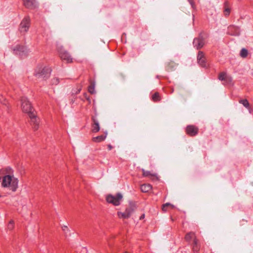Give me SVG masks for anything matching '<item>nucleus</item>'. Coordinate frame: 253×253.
<instances>
[{
	"instance_id": "1",
	"label": "nucleus",
	"mask_w": 253,
	"mask_h": 253,
	"mask_svg": "<svg viewBox=\"0 0 253 253\" xmlns=\"http://www.w3.org/2000/svg\"><path fill=\"white\" fill-rule=\"evenodd\" d=\"M0 183L2 188L11 192H16L19 187V179L14 170L9 167L0 169Z\"/></svg>"
},
{
	"instance_id": "2",
	"label": "nucleus",
	"mask_w": 253,
	"mask_h": 253,
	"mask_svg": "<svg viewBox=\"0 0 253 253\" xmlns=\"http://www.w3.org/2000/svg\"><path fill=\"white\" fill-rule=\"evenodd\" d=\"M12 49L14 54L18 55L21 58L27 57L29 53V50L24 45L17 44L12 47Z\"/></svg>"
},
{
	"instance_id": "3",
	"label": "nucleus",
	"mask_w": 253,
	"mask_h": 253,
	"mask_svg": "<svg viewBox=\"0 0 253 253\" xmlns=\"http://www.w3.org/2000/svg\"><path fill=\"white\" fill-rule=\"evenodd\" d=\"M21 109L22 111L29 115L34 113V110L31 102L25 97L21 99Z\"/></svg>"
},
{
	"instance_id": "4",
	"label": "nucleus",
	"mask_w": 253,
	"mask_h": 253,
	"mask_svg": "<svg viewBox=\"0 0 253 253\" xmlns=\"http://www.w3.org/2000/svg\"><path fill=\"white\" fill-rule=\"evenodd\" d=\"M51 71L49 67L44 64H39L35 69L34 74L36 76H42L49 74Z\"/></svg>"
},
{
	"instance_id": "5",
	"label": "nucleus",
	"mask_w": 253,
	"mask_h": 253,
	"mask_svg": "<svg viewBox=\"0 0 253 253\" xmlns=\"http://www.w3.org/2000/svg\"><path fill=\"white\" fill-rule=\"evenodd\" d=\"M122 199L123 196L120 193H118L115 195L110 194L107 195L106 197L107 202L114 206L120 205L122 201Z\"/></svg>"
},
{
	"instance_id": "6",
	"label": "nucleus",
	"mask_w": 253,
	"mask_h": 253,
	"mask_svg": "<svg viewBox=\"0 0 253 253\" xmlns=\"http://www.w3.org/2000/svg\"><path fill=\"white\" fill-rule=\"evenodd\" d=\"M186 241L189 242L191 240H193V250L194 253H199L198 251L200 250V246L198 245V240L196 239L195 233L194 232H189L186 234L185 237Z\"/></svg>"
},
{
	"instance_id": "7",
	"label": "nucleus",
	"mask_w": 253,
	"mask_h": 253,
	"mask_svg": "<svg viewBox=\"0 0 253 253\" xmlns=\"http://www.w3.org/2000/svg\"><path fill=\"white\" fill-rule=\"evenodd\" d=\"M30 18L29 17H25L22 21L19 26V31L22 33L26 32L30 27Z\"/></svg>"
},
{
	"instance_id": "8",
	"label": "nucleus",
	"mask_w": 253,
	"mask_h": 253,
	"mask_svg": "<svg viewBox=\"0 0 253 253\" xmlns=\"http://www.w3.org/2000/svg\"><path fill=\"white\" fill-rule=\"evenodd\" d=\"M218 79L219 80L223 82V84H224L229 85L232 84V78L225 72L220 73L218 76Z\"/></svg>"
},
{
	"instance_id": "9",
	"label": "nucleus",
	"mask_w": 253,
	"mask_h": 253,
	"mask_svg": "<svg viewBox=\"0 0 253 253\" xmlns=\"http://www.w3.org/2000/svg\"><path fill=\"white\" fill-rule=\"evenodd\" d=\"M29 117L31 120V125L33 126L35 129H37L40 122L39 119L36 117L34 113L29 115Z\"/></svg>"
},
{
	"instance_id": "10",
	"label": "nucleus",
	"mask_w": 253,
	"mask_h": 253,
	"mask_svg": "<svg viewBox=\"0 0 253 253\" xmlns=\"http://www.w3.org/2000/svg\"><path fill=\"white\" fill-rule=\"evenodd\" d=\"M60 56L62 60L66 61L67 63H71L73 59L71 55L67 52L64 51L60 53Z\"/></svg>"
},
{
	"instance_id": "11",
	"label": "nucleus",
	"mask_w": 253,
	"mask_h": 253,
	"mask_svg": "<svg viewBox=\"0 0 253 253\" xmlns=\"http://www.w3.org/2000/svg\"><path fill=\"white\" fill-rule=\"evenodd\" d=\"M193 44L197 49L202 47L205 44V42L203 38H199L195 39L193 42Z\"/></svg>"
},
{
	"instance_id": "12",
	"label": "nucleus",
	"mask_w": 253,
	"mask_h": 253,
	"mask_svg": "<svg viewBox=\"0 0 253 253\" xmlns=\"http://www.w3.org/2000/svg\"><path fill=\"white\" fill-rule=\"evenodd\" d=\"M186 132L189 135L193 136L198 133V128L194 126H189L187 127Z\"/></svg>"
},
{
	"instance_id": "13",
	"label": "nucleus",
	"mask_w": 253,
	"mask_h": 253,
	"mask_svg": "<svg viewBox=\"0 0 253 253\" xmlns=\"http://www.w3.org/2000/svg\"><path fill=\"white\" fill-rule=\"evenodd\" d=\"M24 5L29 8H34L37 6L35 0H23Z\"/></svg>"
},
{
	"instance_id": "14",
	"label": "nucleus",
	"mask_w": 253,
	"mask_h": 253,
	"mask_svg": "<svg viewBox=\"0 0 253 253\" xmlns=\"http://www.w3.org/2000/svg\"><path fill=\"white\" fill-rule=\"evenodd\" d=\"M228 33L232 35H238L240 33L239 29L237 27L230 26L228 28Z\"/></svg>"
},
{
	"instance_id": "15",
	"label": "nucleus",
	"mask_w": 253,
	"mask_h": 253,
	"mask_svg": "<svg viewBox=\"0 0 253 253\" xmlns=\"http://www.w3.org/2000/svg\"><path fill=\"white\" fill-rule=\"evenodd\" d=\"M197 59L198 63L200 65L202 66H204L205 64V59L204 57V54L202 52H199L197 56Z\"/></svg>"
},
{
	"instance_id": "16",
	"label": "nucleus",
	"mask_w": 253,
	"mask_h": 253,
	"mask_svg": "<svg viewBox=\"0 0 253 253\" xmlns=\"http://www.w3.org/2000/svg\"><path fill=\"white\" fill-rule=\"evenodd\" d=\"M143 175L145 177H148L153 180L157 179V176L155 174L151 173L149 171H145L144 169L142 170Z\"/></svg>"
},
{
	"instance_id": "17",
	"label": "nucleus",
	"mask_w": 253,
	"mask_h": 253,
	"mask_svg": "<svg viewBox=\"0 0 253 253\" xmlns=\"http://www.w3.org/2000/svg\"><path fill=\"white\" fill-rule=\"evenodd\" d=\"M140 189L143 192H148L152 189V186L149 184H144L141 186Z\"/></svg>"
},
{
	"instance_id": "18",
	"label": "nucleus",
	"mask_w": 253,
	"mask_h": 253,
	"mask_svg": "<svg viewBox=\"0 0 253 253\" xmlns=\"http://www.w3.org/2000/svg\"><path fill=\"white\" fill-rule=\"evenodd\" d=\"M106 137V135H101L92 138V140L94 142H100L105 140Z\"/></svg>"
},
{
	"instance_id": "19",
	"label": "nucleus",
	"mask_w": 253,
	"mask_h": 253,
	"mask_svg": "<svg viewBox=\"0 0 253 253\" xmlns=\"http://www.w3.org/2000/svg\"><path fill=\"white\" fill-rule=\"evenodd\" d=\"M100 129L99 124L97 122L94 121V124L92 126V131L94 132H98Z\"/></svg>"
},
{
	"instance_id": "20",
	"label": "nucleus",
	"mask_w": 253,
	"mask_h": 253,
	"mask_svg": "<svg viewBox=\"0 0 253 253\" xmlns=\"http://www.w3.org/2000/svg\"><path fill=\"white\" fill-rule=\"evenodd\" d=\"M174 206L169 203L164 204L162 207V210L163 211H167L168 209H173Z\"/></svg>"
},
{
	"instance_id": "21",
	"label": "nucleus",
	"mask_w": 253,
	"mask_h": 253,
	"mask_svg": "<svg viewBox=\"0 0 253 253\" xmlns=\"http://www.w3.org/2000/svg\"><path fill=\"white\" fill-rule=\"evenodd\" d=\"M133 211V208L130 207L126 208L125 212H126V214L127 215L128 217H129Z\"/></svg>"
},
{
	"instance_id": "22",
	"label": "nucleus",
	"mask_w": 253,
	"mask_h": 253,
	"mask_svg": "<svg viewBox=\"0 0 253 253\" xmlns=\"http://www.w3.org/2000/svg\"><path fill=\"white\" fill-rule=\"evenodd\" d=\"M14 227V222L13 220H10L7 226V229L9 231H11L13 229Z\"/></svg>"
},
{
	"instance_id": "23",
	"label": "nucleus",
	"mask_w": 253,
	"mask_h": 253,
	"mask_svg": "<svg viewBox=\"0 0 253 253\" xmlns=\"http://www.w3.org/2000/svg\"><path fill=\"white\" fill-rule=\"evenodd\" d=\"M241 103H242L245 107L249 109L250 112L252 113L251 109L249 108V103L247 100H242L240 101Z\"/></svg>"
},
{
	"instance_id": "24",
	"label": "nucleus",
	"mask_w": 253,
	"mask_h": 253,
	"mask_svg": "<svg viewBox=\"0 0 253 253\" xmlns=\"http://www.w3.org/2000/svg\"><path fill=\"white\" fill-rule=\"evenodd\" d=\"M117 215L119 218H127L128 217L127 215L126 214V212H122L121 211H118L117 213Z\"/></svg>"
},
{
	"instance_id": "25",
	"label": "nucleus",
	"mask_w": 253,
	"mask_h": 253,
	"mask_svg": "<svg viewBox=\"0 0 253 253\" xmlns=\"http://www.w3.org/2000/svg\"><path fill=\"white\" fill-rule=\"evenodd\" d=\"M240 55L242 57H246L248 55V51L245 49H242L240 52Z\"/></svg>"
},
{
	"instance_id": "26",
	"label": "nucleus",
	"mask_w": 253,
	"mask_h": 253,
	"mask_svg": "<svg viewBox=\"0 0 253 253\" xmlns=\"http://www.w3.org/2000/svg\"><path fill=\"white\" fill-rule=\"evenodd\" d=\"M152 99L154 101H157L160 100V97L159 93H155L152 96Z\"/></svg>"
},
{
	"instance_id": "27",
	"label": "nucleus",
	"mask_w": 253,
	"mask_h": 253,
	"mask_svg": "<svg viewBox=\"0 0 253 253\" xmlns=\"http://www.w3.org/2000/svg\"><path fill=\"white\" fill-rule=\"evenodd\" d=\"M59 82V79L57 78H54L51 80V83L52 84H57Z\"/></svg>"
},
{
	"instance_id": "28",
	"label": "nucleus",
	"mask_w": 253,
	"mask_h": 253,
	"mask_svg": "<svg viewBox=\"0 0 253 253\" xmlns=\"http://www.w3.org/2000/svg\"><path fill=\"white\" fill-rule=\"evenodd\" d=\"M88 91L91 93L93 94L94 93V85H91L88 87Z\"/></svg>"
},
{
	"instance_id": "29",
	"label": "nucleus",
	"mask_w": 253,
	"mask_h": 253,
	"mask_svg": "<svg viewBox=\"0 0 253 253\" xmlns=\"http://www.w3.org/2000/svg\"><path fill=\"white\" fill-rule=\"evenodd\" d=\"M230 10L229 8H226L224 11V15L227 16L230 13Z\"/></svg>"
},
{
	"instance_id": "30",
	"label": "nucleus",
	"mask_w": 253,
	"mask_h": 253,
	"mask_svg": "<svg viewBox=\"0 0 253 253\" xmlns=\"http://www.w3.org/2000/svg\"><path fill=\"white\" fill-rule=\"evenodd\" d=\"M61 227L64 231H68V227L66 225L62 226Z\"/></svg>"
},
{
	"instance_id": "31",
	"label": "nucleus",
	"mask_w": 253,
	"mask_h": 253,
	"mask_svg": "<svg viewBox=\"0 0 253 253\" xmlns=\"http://www.w3.org/2000/svg\"><path fill=\"white\" fill-rule=\"evenodd\" d=\"M144 216V215H142L141 217H140V219H142Z\"/></svg>"
},
{
	"instance_id": "32",
	"label": "nucleus",
	"mask_w": 253,
	"mask_h": 253,
	"mask_svg": "<svg viewBox=\"0 0 253 253\" xmlns=\"http://www.w3.org/2000/svg\"><path fill=\"white\" fill-rule=\"evenodd\" d=\"M125 253H127V252H125Z\"/></svg>"
}]
</instances>
